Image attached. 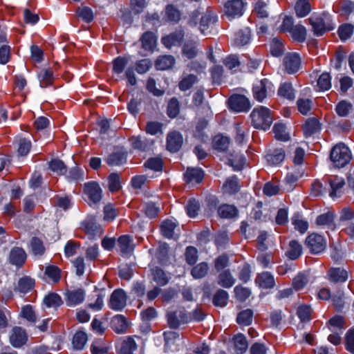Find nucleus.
Wrapping results in <instances>:
<instances>
[{
	"mask_svg": "<svg viewBox=\"0 0 354 354\" xmlns=\"http://www.w3.org/2000/svg\"><path fill=\"white\" fill-rule=\"evenodd\" d=\"M278 95L288 100H293L295 98V90L290 82L281 84L278 89Z\"/></svg>",
	"mask_w": 354,
	"mask_h": 354,
	"instance_id": "2f4dec72",
	"label": "nucleus"
},
{
	"mask_svg": "<svg viewBox=\"0 0 354 354\" xmlns=\"http://www.w3.org/2000/svg\"><path fill=\"white\" fill-rule=\"evenodd\" d=\"M30 248L32 253L37 256H41L45 252L43 241L37 237L32 238L30 241Z\"/></svg>",
	"mask_w": 354,
	"mask_h": 354,
	"instance_id": "13d9d810",
	"label": "nucleus"
},
{
	"mask_svg": "<svg viewBox=\"0 0 354 354\" xmlns=\"http://www.w3.org/2000/svg\"><path fill=\"white\" fill-rule=\"evenodd\" d=\"M291 220L295 229L299 231L301 234H304L308 230V222L301 218V216L299 214H295L292 217Z\"/></svg>",
	"mask_w": 354,
	"mask_h": 354,
	"instance_id": "4d7b16f0",
	"label": "nucleus"
},
{
	"mask_svg": "<svg viewBox=\"0 0 354 354\" xmlns=\"http://www.w3.org/2000/svg\"><path fill=\"white\" fill-rule=\"evenodd\" d=\"M142 48L146 50H153L156 44V37L152 32H146L141 37Z\"/></svg>",
	"mask_w": 354,
	"mask_h": 354,
	"instance_id": "f704fd0d",
	"label": "nucleus"
},
{
	"mask_svg": "<svg viewBox=\"0 0 354 354\" xmlns=\"http://www.w3.org/2000/svg\"><path fill=\"white\" fill-rule=\"evenodd\" d=\"M236 282L235 278L232 276L230 270L226 269L219 272L217 277V283L225 288H230L234 286Z\"/></svg>",
	"mask_w": 354,
	"mask_h": 354,
	"instance_id": "412c9836",
	"label": "nucleus"
},
{
	"mask_svg": "<svg viewBox=\"0 0 354 354\" xmlns=\"http://www.w3.org/2000/svg\"><path fill=\"white\" fill-rule=\"evenodd\" d=\"M321 129V125L317 118H311L306 120L303 125V131L305 137H310L313 134L319 132Z\"/></svg>",
	"mask_w": 354,
	"mask_h": 354,
	"instance_id": "4be33fe9",
	"label": "nucleus"
},
{
	"mask_svg": "<svg viewBox=\"0 0 354 354\" xmlns=\"http://www.w3.org/2000/svg\"><path fill=\"white\" fill-rule=\"evenodd\" d=\"M301 254L302 245L295 240L290 241L286 252V257L291 260H295L298 259Z\"/></svg>",
	"mask_w": 354,
	"mask_h": 354,
	"instance_id": "bb28decb",
	"label": "nucleus"
},
{
	"mask_svg": "<svg viewBox=\"0 0 354 354\" xmlns=\"http://www.w3.org/2000/svg\"><path fill=\"white\" fill-rule=\"evenodd\" d=\"M38 78L41 87H47L53 82V73L49 69L44 68L38 73Z\"/></svg>",
	"mask_w": 354,
	"mask_h": 354,
	"instance_id": "58836bf2",
	"label": "nucleus"
},
{
	"mask_svg": "<svg viewBox=\"0 0 354 354\" xmlns=\"http://www.w3.org/2000/svg\"><path fill=\"white\" fill-rule=\"evenodd\" d=\"M253 312L250 309L241 311L236 317V322L241 326H249L252 322Z\"/></svg>",
	"mask_w": 354,
	"mask_h": 354,
	"instance_id": "de8ad7c7",
	"label": "nucleus"
},
{
	"mask_svg": "<svg viewBox=\"0 0 354 354\" xmlns=\"http://www.w3.org/2000/svg\"><path fill=\"white\" fill-rule=\"evenodd\" d=\"M308 283V279L306 274L299 273L292 280V287L295 290H300L304 288Z\"/></svg>",
	"mask_w": 354,
	"mask_h": 354,
	"instance_id": "338daca9",
	"label": "nucleus"
},
{
	"mask_svg": "<svg viewBox=\"0 0 354 354\" xmlns=\"http://www.w3.org/2000/svg\"><path fill=\"white\" fill-rule=\"evenodd\" d=\"M118 354H142L138 351V345L135 337L132 336L126 337L120 342V346Z\"/></svg>",
	"mask_w": 354,
	"mask_h": 354,
	"instance_id": "ddd939ff",
	"label": "nucleus"
},
{
	"mask_svg": "<svg viewBox=\"0 0 354 354\" xmlns=\"http://www.w3.org/2000/svg\"><path fill=\"white\" fill-rule=\"evenodd\" d=\"M270 53L273 56L279 57L284 51V45L280 39L274 37L270 43Z\"/></svg>",
	"mask_w": 354,
	"mask_h": 354,
	"instance_id": "603ef678",
	"label": "nucleus"
},
{
	"mask_svg": "<svg viewBox=\"0 0 354 354\" xmlns=\"http://www.w3.org/2000/svg\"><path fill=\"white\" fill-rule=\"evenodd\" d=\"M229 107L235 112H246L250 108V103L248 99L239 94L232 95L228 100Z\"/></svg>",
	"mask_w": 354,
	"mask_h": 354,
	"instance_id": "423d86ee",
	"label": "nucleus"
},
{
	"mask_svg": "<svg viewBox=\"0 0 354 354\" xmlns=\"http://www.w3.org/2000/svg\"><path fill=\"white\" fill-rule=\"evenodd\" d=\"M246 3L243 0H230L225 4V15L231 19L241 17L244 12Z\"/></svg>",
	"mask_w": 354,
	"mask_h": 354,
	"instance_id": "0eeeda50",
	"label": "nucleus"
},
{
	"mask_svg": "<svg viewBox=\"0 0 354 354\" xmlns=\"http://www.w3.org/2000/svg\"><path fill=\"white\" fill-rule=\"evenodd\" d=\"M330 281L335 283H344L348 279V272L341 268H332L328 271Z\"/></svg>",
	"mask_w": 354,
	"mask_h": 354,
	"instance_id": "393cba45",
	"label": "nucleus"
},
{
	"mask_svg": "<svg viewBox=\"0 0 354 354\" xmlns=\"http://www.w3.org/2000/svg\"><path fill=\"white\" fill-rule=\"evenodd\" d=\"M271 82L267 79H263L254 85L252 91L255 100L262 102L269 92H273Z\"/></svg>",
	"mask_w": 354,
	"mask_h": 354,
	"instance_id": "6e6552de",
	"label": "nucleus"
},
{
	"mask_svg": "<svg viewBox=\"0 0 354 354\" xmlns=\"http://www.w3.org/2000/svg\"><path fill=\"white\" fill-rule=\"evenodd\" d=\"M217 21V17L212 11H207L201 17L200 21V31L203 35L211 32L214 25Z\"/></svg>",
	"mask_w": 354,
	"mask_h": 354,
	"instance_id": "4468645a",
	"label": "nucleus"
},
{
	"mask_svg": "<svg viewBox=\"0 0 354 354\" xmlns=\"http://www.w3.org/2000/svg\"><path fill=\"white\" fill-rule=\"evenodd\" d=\"M228 300L227 292L222 289L218 290L213 297V304L216 306L224 307L226 306Z\"/></svg>",
	"mask_w": 354,
	"mask_h": 354,
	"instance_id": "6e6d98bb",
	"label": "nucleus"
},
{
	"mask_svg": "<svg viewBox=\"0 0 354 354\" xmlns=\"http://www.w3.org/2000/svg\"><path fill=\"white\" fill-rule=\"evenodd\" d=\"M252 124L256 129H268L272 123V115L269 109L259 106L253 109L250 113Z\"/></svg>",
	"mask_w": 354,
	"mask_h": 354,
	"instance_id": "f257e3e1",
	"label": "nucleus"
},
{
	"mask_svg": "<svg viewBox=\"0 0 354 354\" xmlns=\"http://www.w3.org/2000/svg\"><path fill=\"white\" fill-rule=\"evenodd\" d=\"M283 66L289 74L297 73L301 66V58L297 53H288L283 57Z\"/></svg>",
	"mask_w": 354,
	"mask_h": 354,
	"instance_id": "9d476101",
	"label": "nucleus"
},
{
	"mask_svg": "<svg viewBox=\"0 0 354 354\" xmlns=\"http://www.w3.org/2000/svg\"><path fill=\"white\" fill-rule=\"evenodd\" d=\"M317 86L319 91H327L331 87V77L327 73H322L317 80Z\"/></svg>",
	"mask_w": 354,
	"mask_h": 354,
	"instance_id": "e2e57ef3",
	"label": "nucleus"
},
{
	"mask_svg": "<svg viewBox=\"0 0 354 354\" xmlns=\"http://www.w3.org/2000/svg\"><path fill=\"white\" fill-rule=\"evenodd\" d=\"M273 132L277 140L286 141L289 138V136L286 132V126L281 123H276L273 127Z\"/></svg>",
	"mask_w": 354,
	"mask_h": 354,
	"instance_id": "680f3d73",
	"label": "nucleus"
},
{
	"mask_svg": "<svg viewBox=\"0 0 354 354\" xmlns=\"http://www.w3.org/2000/svg\"><path fill=\"white\" fill-rule=\"evenodd\" d=\"M305 244L312 254H319L323 252L326 247L324 238L317 234H311L306 239Z\"/></svg>",
	"mask_w": 354,
	"mask_h": 354,
	"instance_id": "39448f33",
	"label": "nucleus"
},
{
	"mask_svg": "<svg viewBox=\"0 0 354 354\" xmlns=\"http://www.w3.org/2000/svg\"><path fill=\"white\" fill-rule=\"evenodd\" d=\"M181 17L180 10L173 4H169L165 9V20L174 24L178 23Z\"/></svg>",
	"mask_w": 354,
	"mask_h": 354,
	"instance_id": "cd10ccee",
	"label": "nucleus"
},
{
	"mask_svg": "<svg viewBox=\"0 0 354 354\" xmlns=\"http://www.w3.org/2000/svg\"><path fill=\"white\" fill-rule=\"evenodd\" d=\"M111 328L117 333L127 332L129 325L127 319L122 315L114 316L111 322Z\"/></svg>",
	"mask_w": 354,
	"mask_h": 354,
	"instance_id": "6ab92c4d",
	"label": "nucleus"
},
{
	"mask_svg": "<svg viewBox=\"0 0 354 354\" xmlns=\"http://www.w3.org/2000/svg\"><path fill=\"white\" fill-rule=\"evenodd\" d=\"M85 297V291L82 288L68 290L66 292V303L67 306L74 307L82 304Z\"/></svg>",
	"mask_w": 354,
	"mask_h": 354,
	"instance_id": "dca6fc26",
	"label": "nucleus"
},
{
	"mask_svg": "<svg viewBox=\"0 0 354 354\" xmlns=\"http://www.w3.org/2000/svg\"><path fill=\"white\" fill-rule=\"evenodd\" d=\"M132 240L128 235H122L118 239V245L122 253H129L133 250Z\"/></svg>",
	"mask_w": 354,
	"mask_h": 354,
	"instance_id": "09e8293b",
	"label": "nucleus"
},
{
	"mask_svg": "<svg viewBox=\"0 0 354 354\" xmlns=\"http://www.w3.org/2000/svg\"><path fill=\"white\" fill-rule=\"evenodd\" d=\"M354 26L349 24L340 26L338 28V35L342 41H346L353 35Z\"/></svg>",
	"mask_w": 354,
	"mask_h": 354,
	"instance_id": "69168bd1",
	"label": "nucleus"
},
{
	"mask_svg": "<svg viewBox=\"0 0 354 354\" xmlns=\"http://www.w3.org/2000/svg\"><path fill=\"white\" fill-rule=\"evenodd\" d=\"M285 158V151L283 149H276L273 152L266 155V160L269 164L277 165L282 162Z\"/></svg>",
	"mask_w": 354,
	"mask_h": 354,
	"instance_id": "e433bc0d",
	"label": "nucleus"
},
{
	"mask_svg": "<svg viewBox=\"0 0 354 354\" xmlns=\"http://www.w3.org/2000/svg\"><path fill=\"white\" fill-rule=\"evenodd\" d=\"M84 192L93 203H99L102 196V190L98 183L89 182L84 185Z\"/></svg>",
	"mask_w": 354,
	"mask_h": 354,
	"instance_id": "f8f14e48",
	"label": "nucleus"
},
{
	"mask_svg": "<svg viewBox=\"0 0 354 354\" xmlns=\"http://www.w3.org/2000/svg\"><path fill=\"white\" fill-rule=\"evenodd\" d=\"M129 60L125 57H118L113 60V71L116 74H121L127 66Z\"/></svg>",
	"mask_w": 354,
	"mask_h": 354,
	"instance_id": "052dcab7",
	"label": "nucleus"
},
{
	"mask_svg": "<svg viewBox=\"0 0 354 354\" xmlns=\"http://www.w3.org/2000/svg\"><path fill=\"white\" fill-rule=\"evenodd\" d=\"M28 339L27 334L24 329L21 327L15 326L11 330L10 336V344L16 348H19L24 345Z\"/></svg>",
	"mask_w": 354,
	"mask_h": 354,
	"instance_id": "2eb2a0df",
	"label": "nucleus"
},
{
	"mask_svg": "<svg viewBox=\"0 0 354 354\" xmlns=\"http://www.w3.org/2000/svg\"><path fill=\"white\" fill-rule=\"evenodd\" d=\"M44 304L48 308H57L63 304V301L58 294L51 292L45 296Z\"/></svg>",
	"mask_w": 354,
	"mask_h": 354,
	"instance_id": "49530a36",
	"label": "nucleus"
},
{
	"mask_svg": "<svg viewBox=\"0 0 354 354\" xmlns=\"http://www.w3.org/2000/svg\"><path fill=\"white\" fill-rule=\"evenodd\" d=\"M308 20L312 26L314 35L317 36H322L335 28L330 15L326 13L313 15Z\"/></svg>",
	"mask_w": 354,
	"mask_h": 354,
	"instance_id": "f03ea898",
	"label": "nucleus"
},
{
	"mask_svg": "<svg viewBox=\"0 0 354 354\" xmlns=\"http://www.w3.org/2000/svg\"><path fill=\"white\" fill-rule=\"evenodd\" d=\"M230 145V138L223 136H216L213 140V147L220 151H225Z\"/></svg>",
	"mask_w": 354,
	"mask_h": 354,
	"instance_id": "8fccbe9b",
	"label": "nucleus"
},
{
	"mask_svg": "<svg viewBox=\"0 0 354 354\" xmlns=\"http://www.w3.org/2000/svg\"><path fill=\"white\" fill-rule=\"evenodd\" d=\"M183 143V138L180 132L173 131L167 134L166 147L170 152H177L181 148Z\"/></svg>",
	"mask_w": 354,
	"mask_h": 354,
	"instance_id": "9b49d317",
	"label": "nucleus"
},
{
	"mask_svg": "<svg viewBox=\"0 0 354 354\" xmlns=\"http://www.w3.org/2000/svg\"><path fill=\"white\" fill-rule=\"evenodd\" d=\"M198 81L196 75L193 74L184 75L178 84L179 89L185 91L191 88Z\"/></svg>",
	"mask_w": 354,
	"mask_h": 354,
	"instance_id": "c9c22d12",
	"label": "nucleus"
},
{
	"mask_svg": "<svg viewBox=\"0 0 354 354\" xmlns=\"http://www.w3.org/2000/svg\"><path fill=\"white\" fill-rule=\"evenodd\" d=\"M127 299L125 292L122 289H117L111 295L109 307L116 311L122 310L126 306Z\"/></svg>",
	"mask_w": 354,
	"mask_h": 354,
	"instance_id": "1a4fd4ad",
	"label": "nucleus"
},
{
	"mask_svg": "<svg viewBox=\"0 0 354 354\" xmlns=\"http://www.w3.org/2000/svg\"><path fill=\"white\" fill-rule=\"evenodd\" d=\"M330 158L334 167L342 168L350 162L352 155L348 147L345 144L339 142L332 148Z\"/></svg>",
	"mask_w": 354,
	"mask_h": 354,
	"instance_id": "7ed1b4c3",
	"label": "nucleus"
},
{
	"mask_svg": "<svg viewBox=\"0 0 354 354\" xmlns=\"http://www.w3.org/2000/svg\"><path fill=\"white\" fill-rule=\"evenodd\" d=\"M87 342V335L84 332H77L73 338V346L76 350H82Z\"/></svg>",
	"mask_w": 354,
	"mask_h": 354,
	"instance_id": "3c124183",
	"label": "nucleus"
},
{
	"mask_svg": "<svg viewBox=\"0 0 354 354\" xmlns=\"http://www.w3.org/2000/svg\"><path fill=\"white\" fill-rule=\"evenodd\" d=\"M26 259V254L22 248H15L10 253V262L16 266H21Z\"/></svg>",
	"mask_w": 354,
	"mask_h": 354,
	"instance_id": "c85d7f7f",
	"label": "nucleus"
},
{
	"mask_svg": "<svg viewBox=\"0 0 354 354\" xmlns=\"http://www.w3.org/2000/svg\"><path fill=\"white\" fill-rule=\"evenodd\" d=\"M296 15L298 17H304L311 11V6L308 0H298L295 6Z\"/></svg>",
	"mask_w": 354,
	"mask_h": 354,
	"instance_id": "72a5a7b5",
	"label": "nucleus"
},
{
	"mask_svg": "<svg viewBox=\"0 0 354 354\" xmlns=\"http://www.w3.org/2000/svg\"><path fill=\"white\" fill-rule=\"evenodd\" d=\"M183 54L188 58H194L197 54V43L193 41H187L183 49Z\"/></svg>",
	"mask_w": 354,
	"mask_h": 354,
	"instance_id": "0e129e2a",
	"label": "nucleus"
},
{
	"mask_svg": "<svg viewBox=\"0 0 354 354\" xmlns=\"http://www.w3.org/2000/svg\"><path fill=\"white\" fill-rule=\"evenodd\" d=\"M208 270V264L203 262L194 266L191 271V274L195 279H201L207 274Z\"/></svg>",
	"mask_w": 354,
	"mask_h": 354,
	"instance_id": "5fc2aeb1",
	"label": "nucleus"
},
{
	"mask_svg": "<svg viewBox=\"0 0 354 354\" xmlns=\"http://www.w3.org/2000/svg\"><path fill=\"white\" fill-rule=\"evenodd\" d=\"M224 192L228 194H234L239 190L238 178L236 176H232L228 178L223 185Z\"/></svg>",
	"mask_w": 354,
	"mask_h": 354,
	"instance_id": "864d4df0",
	"label": "nucleus"
},
{
	"mask_svg": "<svg viewBox=\"0 0 354 354\" xmlns=\"http://www.w3.org/2000/svg\"><path fill=\"white\" fill-rule=\"evenodd\" d=\"M244 156L237 152L231 153L229 156L228 161L234 170H241L245 164Z\"/></svg>",
	"mask_w": 354,
	"mask_h": 354,
	"instance_id": "c03bdc74",
	"label": "nucleus"
},
{
	"mask_svg": "<svg viewBox=\"0 0 354 354\" xmlns=\"http://www.w3.org/2000/svg\"><path fill=\"white\" fill-rule=\"evenodd\" d=\"M127 162V155L122 151L113 152L106 159V162L110 166H120Z\"/></svg>",
	"mask_w": 354,
	"mask_h": 354,
	"instance_id": "473e14b6",
	"label": "nucleus"
},
{
	"mask_svg": "<svg viewBox=\"0 0 354 354\" xmlns=\"http://www.w3.org/2000/svg\"><path fill=\"white\" fill-rule=\"evenodd\" d=\"M328 327L331 331H342L344 328V319L342 316H335L328 321Z\"/></svg>",
	"mask_w": 354,
	"mask_h": 354,
	"instance_id": "bf43d9fd",
	"label": "nucleus"
},
{
	"mask_svg": "<svg viewBox=\"0 0 354 354\" xmlns=\"http://www.w3.org/2000/svg\"><path fill=\"white\" fill-rule=\"evenodd\" d=\"M151 274L153 280L159 286H164L169 282V278L165 272L159 268H154L151 270Z\"/></svg>",
	"mask_w": 354,
	"mask_h": 354,
	"instance_id": "ea45409f",
	"label": "nucleus"
},
{
	"mask_svg": "<svg viewBox=\"0 0 354 354\" xmlns=\"http://www.w3.org/2000/svg\"><path fill=\"white\" fill-rule=\"evenodd\" d=\"M183 37L184 32L182 30H178L163 37L161 41L166 48H171L172 46L180 45Z\"/></svg>",
	"mask_w": 354,
	"mask_h": 354,
	"instance_id": "f3484780",
	"label": "nucleus"
},
{
	"mask_svg": "<svg viewBox=\"0 0 354 354\" xmlns=\"http://www.w3.org/2000/svg\"><path fill=\"white\" fill-rule=\"evenodd\" d=\"M108 348L102 339L95 340L91 346V354H106Z\"/></svg>",
	"mask_w": 354,
	"mask_h": 354,
	"instance_id": "774afa93",
	"label": "nucleus"
},
{
	"mask_svg": "<svg viewBox=\"0 0 354 354\" xmlns=\"http://www.w3.org/2000/svg\"><path fill=\"white\" fill-rule=\"evenodd\" d=\"M251 39V31L248 28H244L237 31L234 35V44L243 46L248 44Z\"/></svg>",
	"mask_w": 354,
	"mask_h": 354,
	"instance_id": "5701e85b",
	"label": "nucleus"
},
{
	"mask_svg": "<svg viewBox=\"0 0 354 354\" xmlns=\"http://www.w3.org/2000/svg\"><path fill=\"white\" fill-rule=\"evenodd\" d=\"M176 226L177 225L175 222L171 220H166L160 225L161 234L167 239H171L174 237V230Z\"/></svg>",
	"mask_w": 354,
	"mask_h": 354,
	"instance_id": "a19ab883",
	"label": "nucleus"
},
{
	"mask_svg": "<svg viewBox=\"0 0 354 354\" xmlns=\"http://www.w3.org/2000/svg\"><path fill=\"white\" fill-rule=\"evenodd\" d=\"M61 274V269L53 265L46 266L44 271V274L53 283H57L60 281Z\"/></svg>",
	"mask_w": 354,
	"mask_h": 354,
	"instance_id": "79ce46f5",
	"label": "nucleus"
},
{
	"mask_svg": "<svg viewBox=\"0 0 354 354\" xmlns=\"http://www.w3.org/2000/svg\"><path fill=\"white\" fill-rule=\"evenodd\" d=\"M181 312H170L167 314V322L170 328H176L181 323H185L186 317L181 316Z\"/></svg>",
	"mask_w": 354,
	"mask_h": 354,
	"instance_id": "37998d69",
	"label": "nucleus"
},
{
	"mask_svg": "<svg viewBox=\"0 0 354 354\" xmlns=\"http://www.w3.org/2000/svg\"><path fill=\"white\" fill-rule=\"evenodd\" d=\"M175 64V59L171 55H162L157 58L155 62L156 68L158 70H167L171 68Z\"/></svg>",
	"mask_w": 354,
	"mask_h": 354,
	"instance_id": "c756f323",
	"label": "nucleus"
},
{
	"mask_svg": "<svg viewBox=\"0 0 354 354\" xmlns=\"http://www.w3.org/2000/svg\"><path fill=\"white\" fill-rule=\"evenodd\" d=\"M327 193L332 198H339L344 193L345 180L338 176H330L326 178Z\"/></svg>",
	"mask_w": 354,
	"mask_h": 354,
	"instance_id": "20e7f679",
	"label": "nucleus"
},
{
	"mask_svg": "<svg viewBox=\"0 0 354 354\" xmlns=\"http://www.w3.org/2000/svg\"><path fill=\"white\" fill-rule=\"evenodd\" d=\"M290 34L292 39L298 42H304L306 39V29L301 24L295 25Z\"/></svg>",
	"mask_w": 354,
	"mask_h": 354,
	"instance_id": "a18cd8bd",
	"label": "nucleus"
},
{
	"mask_svg": "<svg viewBox=\"0 0 354 354\" xmlns=\"http://www.w3.org/2000/svg\"><path fill=\"white\" fill-rule=\"evenodd\" d=\"M217 212L221 218H232L237 215L238 210L234 205L223 204L218 207Z\"/></svg>",
	"mask_w": 354,
	"mask_h": 354,
	"instance_id": "7c9ffc66",
	"label": "nucleus"
},
{
	"mask_svg": "<svg viewBox=\"0 0 354 354\" xmlns=\"http://www.w3.org/2000/svg\"><path fill=\"white\" fill-rule=\"evenodd\" d=\"M129 141L133 149L143 151L149 149L153 145V140L141 136H132Z\"/></svg>",
	"mask_w": 354,
	"mask_h": 354,
	"instance_id": "aec40b11",
	"label": "nucleus"
},
{
	"mask_svg": "<svg viewBox=\"0 0 354 354\" xmlns=\"http://www.w3.org/2000/svg\"><path fill=\"white\" fill-rule=\"evenodd\" d=\"M204 176L203 171L200 168H187L184 177L185 181L189 183H200Z\"/></svg>",
	"mask_w": 354,
	"mask_h": 354,
	"instance_id": "a878e982",
	"label": "nucleus"
},
{
	"mask_svg": "<svg viewBox=\"0 0 354 354\" xmlns=\"http://www.w3.org/2000/svg\"><path fill=\"white\" fill-rule=\"evenodd\" d=\"M255 283L263 289L272 288L275 285L273 275L268 272H263L257 274L255 278Z\"/></svg>",
	"mask_w": 354,
	"mask_h": 354,
	"instance_id": "a211bd4d",
	"label": "nucleus"
},
{
	"mask_svg": "<svg viewBox=\"0 0 354 354\" xmlns=\"http://www.w3.org/2000/svg\"><path fill=\"white\" fill-rule=\"evenodd\" d=\"M34 287L35 280L29 277L25 276L19 279L15 290L20 293L26 294L31 291Z\"/></svg>",
	"mask_w": 354,
	"mask_h": 354,
	"instance_id": "b1692460",
	"label": "nucleus"
},
{
	"mask_svg": "<svg viewBox=\"0 0 354 354\" xmlns=\"http://www.w3.org/2000/svg\"><path fill=\"white\" fill-rule=\"evenodd\" d=\"M233 341L236 353L242 354L247 351L248 344L246 337L243 334L236 335L233 338Z\"/></svg>",
	"mask_w": 354,
	"mask_h": 354,
	"instance_id": "4c0bfd02",
	"label": "nucleus"
}]
</instances>
